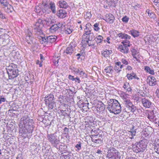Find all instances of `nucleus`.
I'll return each mask as SVG.
<instances>
[{"label":"nucleus","instance_id":"1","mask_svg":"<svg viewBox=\"0 0 159 159\" xmlns=\"http://www.w3.org/2000/svg\"><path fill=\"white\" fill-rule=\"evenodd\" d=\"M34 121L28 115H25L20 119L19 123V135L23 138H26L27 133H32L34 128Z\"/></svg>","mask_w":159,"mask_h":159},{"label":"nucleus","instance_id":"2","mask_svg":"<svg viewBox=\"0 0 159 159\" xmlns=\"http://www.w3.org/2000/svg\"><path fill=\"white\" fill-rule=\"evenodd\" d=\"M109 111L115 114H119L121 111V107L118 101L115 99H111L107 105Z\"/></svg>","mask_w":159,"mask_h":159},{"label":"nucleus","instance_id":"3","mask_svg":"<svg viewBox=\"0 0 159 159\" xmlns=\"http://www.w3.org/2000/svg\"><path fill=\"white\" fill-rule=\"evenodd\" d=\"M6 69L8 75L9 79H13L17 76L18 70L16 65L11 63L7 66Z\"/></svg>","mask_w":159,"mask_h":159},{"label":"nucleus","instance_id":"4","mask_svg":"<svg viewBox=\"0 0 159 159\" xmlns=\"http://www.w3.org/2000/svg\"><path fill=\"white\" fill-rule=\"evenodd\" d=\"M94 123L89 121L85 124V129L88 133H90L92 136H96L98 134V128H94Z\"/></svg>","mask_w":159,"mask_h":159},{"label":"nucleus","instance_id":"5","mask_svg":"<svg viewBox=\"0 0 159 159\" xmlns=\"http://www.w3.org/2000/svg\"><path fill=\"white\" fill-rule=\"evenodd\" d=\"M144 140H141L139 142L135 143L133 148V151L136 153L143 152L147 146L144 141Z\"/></svg>","mask_w":159,"mask_h":159},{"label":"nucleus","instance_id":"6","mask_svg":"<svg viewBox=\"0 0 159 159\" xmlns=\"http://www.w3.org/2000/svg\"><path fill=\"white\" fill-rule=\"evenodd\" d=\"M57 37L55 36H50L48 37L39 36V39L40 43L42 44H50L55 42Z\"/></svg>","mask_w":159,"mask_h":159},{"label":"nucleus","instance_id":"7","mask_svg":"<svg viewBox=\"0 0 159 159\" xmlns=\"http://www.w3.org/2000/svg\"><path fill=\"white\" fill-rule=\"evenodd\" d=\"M76 46L75 42V41L72 42L64 50V55L66 56H70L74 52Z\"/></svg>","mask_w":159,"mask_h":159},{"label":"nucleus","instance_id":"8","mask_svg":"<svg viewBox=\"0 0 159 159\" xmlns=\"http://www.w3.org/2000/svg\"><path fill=\"white\" fill-rule=\"evenodd\" d=\"M131 51L133 58L135 59L137 61L140 62L139 59H141L142 57L140 54L139 50L135 48H132Z\"/></svg>","mask_w":159,"mask_h":159},{"label":"nucleus","instance_id":"9","mask_svg":"<svg viewBox=\"0 0 159 159\" xmlns=\"http://www.w3.org/2000/svg\"><path fill=\"white\" fill-rule=\"evenodd\" d=\"M43 26V24L42 20L41 19H39L36 22L34 25V29L35 31L40 33L41 31V29Z\"/></svg>","mask_w":159,"mask_h":159},{"label":"nucleus","instance_id":"10","mask_svg":"<svg viewBox=\"0 0 159 159\" xmlns=\"http://www.w3.org/2000/svg\"><path fill=\"white\" fill-rule=\"evenodd\" d=\"M82 38L85 39V40H93L94 37L93 33L91 32V31H86L82 35Z\"/></svg>","mask_w":159,"mask_h":159},{"label":"nucleus","instance_id":"11","mask_svg":"<svg viewBox=\"0 0 159 159\" xmlns=\"http://www.w3.org/2000/svg\"><path fill=\"white\" fill-rule=\"evenodd\" d=\"M104 20L107 23L112 24L114 21L115 17L112 14L108 13L105 15V18Z\"/></svg>","mask_w":159,"mask_h":159},{"label":"nucleus","instance_id":"12","mask_svg":"<svg viewBox=\"0 0 159 159\" xmlns=\"http://www.w3.org/2000/svg\"><path fill=\"white\" fill-rule=\"evenodd\" d=\"M120 97L124 100V103L126 105L131 102L129 95L125 93L121 92L120 93Z\"/></svg>","mask_w":159,"mask_h":159},{"label":"nucleus","instance_id":"13","mask_svg":"<svg viewBox=\"0 0 159 159\" xmlns=\"http://www.w3.org/2000/svg\"><path fill=\"white\" fill-rule=\"evenodd\" d=\"M156 111L154 110L150 111L148 112L147 117L150 120L156 121L157 119L156 117Z\"/></svg>","mask_w":159,"mask_h":159},{"label":"nucleus","instance_id":"14","mask_svg":"<svg viewBox=\"0 0 159 159\" xmlns=\"http://www.w3.org/2000/svg\"><path fill=\"white\" fill-rule=\"evenodd\" d=\"M141 102L143 106L147 108L151 107L152 105V102L148 99L145 98H141Z\"/></svg>","mask_w":159,"mask_h":159},{"label":"nucleus","instance_id":"15","mask_svg":"<svg viewBox=\"0 0 159 159\" xmlns=\"http://www.w3.org/2000/svg\"><path fill=\"white\" fill-rule=\"evenodd\" d=\"M63 25L62 22H58L57 24L53 25L50 28V31L53 32L61 28Z\"/></svg>","mask_w":159,"mask_h":159},{"label":"nucleus","instance_id":"16","mask_svg":"<svg viewBox=\"0 0 159 159\" xmlns=\"http://www.w3.org/2000/svg\"><path fill=\"white\" fill-rule=\"evenodd\" d=\"M147 82L150 86H153L157 84V80L155 78L152 76H149L147 79Z\"/></svg>","mask_w":159,"mask_h":159},{"label":"nucleus","instance_id":"17","mask_svg":"<svg viewBox=\"0 0 159 159\" xmlns=\"http://www.w3.org/2000/svg\"><path fill=\"white\" fill-rule=\"evenodd\" d=\"M104 71L105 72L107 75L112 76L113 73L114 72V67L112 66H107L105 68Z\"/></svg>","mask_w":159,"mask_h":159},{"label":"nucleus","instance_id":"18","mask_svg":"<svg viewBox=\"0 0 159 159\" xmlns=\"http://www.w3.org/2000/svg\"><path fill=\"white\" fill-rule=\"evenodd\" d=\"M124 67V65L121 64V62L117 61L115 63L114 70L116 72H119L121 71V69Z\"/></svg>","mask_w":159,"mask_h":159},{"label":"nucleus","instance_id":"19","mask_svg":"<svg viewBox=\"0 0 159 159\" xmlns=\"http://www.w3.org/2000/svg\"><path fill=\"white\" fill-rule=\"evenodd\" d=\"M57 5L60 7L66 9L69 6L67 3L65 1L61 0L59 1L57 3Z\"/></svg>","mask_w":159,"mask_h":159},{"label":"nucleus","instance_id":"20","mask_svg":"<svg viewBox=\"0 0 159 159\" xmlns=\"http://www.w3.org/2000/svg\"><path fill=\"white\" fill-rule=\"evenodd\" d=\"M43 4H39L38 6H36L35 11L38 13V15H42L43 13Z\"/></svg>","mask_w":159,"mask_h":159},{"label":"nucleus","instance_id":"21","mask_svg":"<svg viewBox=\"0 0 159 159\" xmlns=\"http://www.w3.org/2000/svg\"><path fill=\"white\" fill-rule=\"evenodd\" d=\"M117 35L119 37L120 39H121L122 40L124 39H130L131 37L130 36L122 32L119 33L117 34Z\"/></svg>","mask_w":159,"mask_h":159},{"label":"nucleus","instance_id":"22","mask_svg":"<svg viewBox=\"0 0 159 159\" xmlns=\"http://www.w3.org/2000/svg\"><path fill=\"white\" fill-rule=\"evenodd\" d=\"M128 46L124 45H120L118 48L119 51L124 53H127L128 52L129 49Z\"/></svg>","mask_w":159,"mask_h":159},{"label":"nucleus","instance_id":"23","mask_svg":"<svg viewBox=\"0 0 159 159\" xmlns=\"http://www.w3.org/2000/svg\"><path fill=\"white\" fill-rule=\"evenodd\" d=\"M127 78L129 80H131L133 79L139 80V78L133 72L130 73H128L126 75Z\"/></svg>","mask_w":159,"mask_h":159},{"label":"nucleus","instance_id":"24","mask_svg":"<svg viewBox=\"0 0 159 159\" xmlns=\"http://www.w3.org/2000/svg\"><path fill=\"white\" fill-rule=\"evenodd\" d=\"M67 13L66 11L63 9L59 10L58 12V16L61 18H65L67 15Z\"/></svg>","mask_w":159,"mask_h":159},{"label":"nucleus","instance_id":"25","mask_svg":"<svg viewBox=\"0 0 159 159\" xmlns=\"http://www.w3.org/2000/svg\"><path fill=\"white\" fill-rule=\"evenodd\" d=\"M54 96L52 94H49L45 98V103H48L50 102L54 101Z\"/></svg>","mask_w":159,"mask_h":159},{"label":"nucleus","instance_id":"26","mask_svg":"<svg viewBox=\"0 0 159 159\" xmlns=\"http://www.w3.org/2000/svg\"><path fill=\"white\" fill-rule=\"evenodd\" d=\"M68 79L72 81H75V83L76 84H78L80 83L81 80L80 79L79 77L78 76L76 77L75 78L73 76L70 75H69L68 76Z\"/></svg>","mask_w":159,"mask_h":159},{"label":"nucleus","instance_id":"27","mask_svg":"<svg viewBox=\"0 0 159 159\" xmlns=\"http://www.w3.org/2000/svg\"><path fill=\"white\" fill-rule=\"evenodd\" d=\"M126 107L128 108L129 110L132 112H134L136 109V107L131 102L126 105Z\"/></svg>","mask_w":159,"mask_h":159},{"label":"nucleus","instance_id":"28","mask_svg":"<svg viewBox=\"0 0 159 159\" xmlns=\"http://www.w3.org/2000/svg\"><path fill=\"white\" fill-rule=\"evenodd\" d=\"M129 34H130L134 38L137 37L139 35L140 32L136 30L132 29L129 31Z\"/></svg>","mask_w":159,"mask_h":159},{"label":"nucleus","instance_id":"29","mask_svg":"<svg viewBox=\"0 0 159 159\" xmlns=\"http://www.w3.org/2000/svg\"><path fill=\"white\" fill-rule=\"evenodd\" d=\"M98 111L100 112L103 111L105 109V105L102 102L97 104L96 106Z\"/></svg>","mask_w":159,"mask_h":159},{"label":"nucleus","instance_id":"30","mask_svg":"<svg viewBox=\"0 0 159 159\" xmlns=\"http://www.w3.org/2000/svg\"><path fill=\"white\" fill-rule=\"evenodd\" d=\"M3 8L5 12L7 13L11 12L13 9L12 6L9 3Z\"/></svg>","mask_w":159,"mask_h":159},{"label":"nucleus","instance_id":"31","mask_svg":"<svg viewBox=\"0 0 159 159\" xmlns=\"http://www.w3.org/2000/svg\"><path fill=\"white\" fill-rule=\"evenodd\" d=\"M43 12L46 13H49L51 12L50 8L49 7L48 4H45L43 5Z\"/></svg>","mask_w":159,"mask_h":159},{"label":"nucleus","instance_id":"32","mask_svg":"<svg viewBox=\"0 0 159 159\" xmlns=\"http://www.w3.org/2000/svg\"><path fill=\"white\" fill-rule=\"evenodd\" d=\"M134 126H132V129H130V130L129 131L128 134L129 135V138L132 139L135 136L136 133V131L134 129Z\"/></svg>","mask_w":159,"mask_h":159},{"label":"nucleus","instance_id":"33","mask_svg":"<svg viewBox=\"0 0 159 159\" xmlns=\"http://www.w3.org/2000/svg\"><path fill=\"white\" fill-rule=\"evenodd\" d=\"M49 7L50 8V10H51L53 13H56L55 4L54 2H50L48 4Z\"/></svg>","mask_w":159,"mask_h":159},{"label":"nucleus","instance_id":"34","mask_svg":"<svg viewBox=\"0 0 159 159\" xmlns=\"http://www.w3.org/2000/svg\"><path fill=\"white\" fill-rule=\"evenodd\" d=\"M112 51L111 50H106L105 51H102V56L105 57H107L112 54Z\"/></svg>","mask_w":159,"mask_h":159},{"label":"nucleus","instance_id":"35","mask_svg":"<svg viewBox=\"0 0 159 159\" xmlns=\"http://www.w3.org/2000/svg\"><path fill=\"white\" fill-rule=\"evenodd\" d=\"M52 20L50 18H46L44 20H42L43 24L46 25L47 26H49L52 23Z\"/></svg>","mask_w":159,"mask_h":159},{"label":"nucleus","instance_id":"36","mask_svg":"<svg viewBox=\"0 0 159 159\" xmlns=\"http://www.w3.org/2000/svg\"><path fill=\"white\" fill-rule=\"evenodd\" d=\"M124 88L128 92H131L132 89L129 83L125 82L123 85Z\"/></svg>","mask_w":159,"mask_h":159},{"label":"nucleus","instance_id":"37","mask_svg":"<svg viewBox=\"0 0 159 159\" xmlns=\"http://www.w3.org/2000/svg\"><path fill=\"white\" fill-rule=\"evenodd\" d=\"M144 70L147 72L151 75H154L155 74L154 70L151 69L148 66H145L144 67Z\"/></svg>","mask_w":159,"mask_h":159},{"label":"nucleus","instance_id":"38","mask_svg":"<svg viewBox=\"0 0 159 159\" xmlns=\"http://www.w3.org/2000/svg\"><path fill=\"white\" fill-rule=\"evenodd\" d=\"M114 149L113 148H111L110 150H109L108 153L109 155H108L109 156V157L110 158H111V159H117L118 158V157H115L114 156L115 155H111V152H113V151H114Z\"/></svg>","mask_w":159,"mask_h":159},{"label":"nucleus","instance_id":"39","mask_svg":"<svg viewBox=\"0 0 159 159\" xmlns=\"http://www.w3.org/2000/svg\"><path fill=\"white\" fill-rule=\"evenodd\" d=\"M73 31L72 27H66L64 30V32L65 34H70Z\"/></svg>","mask_w":159,"mask_h":159},{"label":"nucleus","instance_id":"40","mask_svg":"<svg viewBox=\"0 0 159 159\" xmlns=\"http://www.w3.org/2000/svg\"><path fill=\"white\" fill-rule=\"evenodd\" d=\"M103 37L100 35L97 36L95 38V41L98 44L101 43L103 41Z\"/></svg>","mask_w":159,"mask_h":159},{"label":"nucleus","instance_id":"41","mask_svg":"<svg viewBox=\"0 0 159 159\" xmlns=\"http://www.w3.org/2000/svg\"><path fill=\"white\" fill-rule=\"evenodd\" d=\"M31 150L34 149L31 151V152L33 154H35L37 153L38 152L39 149L37 148L34 145H33L31 146Z\"/></svg>","mask_w":159,"mask_h":159},{"label":"nucleus","instance_id":"42","mask_svg":"<svg viewBox=\"0 0 159 159\" xmlns=\"http://www.w3.org/2000/svg\"><path fill=\"white\" fill-rule=\"evenodd\" d=\"M130 39H125L122 40L121 43L125 46L129 47L130 46V42L129 40Z\"/></svg>","mask_w":159,"mask_h":159},{"label":"nucleus","instance_id":"43","mask_svg":"<svg viewBox=\"0 0 159 159\" xmlns=\"http://www.w3.org/2000/svg\"><path fill=\"white\" fill-rule=\"evenodd\" d=\"M86 43V44H88L89 46H94V43L93 40H85Z\"/></svg>","mask_w":159,"mask_h":159},{"label":"nucleus","instance_id":"44","mask_svg":"<svg viewBox=\"0 0 159 159\" xmlns=\"http://www.w3.org/2000/svg\"><path fill=\"white\" fill-rule=\"evenodd\" d=\"M50 142L55 147H56L60 142L59 140H50Z\"/></svg>","mask_w":159,"mask_h":159},{"label":"nucleus","instance_id":"45","mask_svg":"<svg viewBox=\"0 0 159 159\" xmlns=\"http://www.w3.org/2000/svg\"><path fill=\"white\" fill-rule=\"evenodd\" d=\"M0 3L3 7L9 4L7 0H0Z\"/></svg>","mask_w":159,"mask_h":159},{"label":"nucleus","instance_id":"46","mask_svg":"<svg viewBox=\"0 0 159 159\" xmlns=\"http://www.w3.org/2000/svg\"><path fill=\"white\" fill-rule=\"evenodd\" d=\"M56 133L48 134V139H57V138L56 137Z\"/></svg>","mask_w":159,"mask_h":159},{"label":"nucleus","instance_id":"47","mask_svg":"<svg viewBox=\"0 0 159 159\" xmlns=\"http://www.w3.org/2000/svg\"><path fill=\"white\" fill-rule=\"evenodd\" d=\"M30 38V35H29L26 36V42L29 44H31L32 43L31 39Z\"/></svg>","mask_w":159,"mask_h":159},{"label":"nucleus","instance_id":"48","mask_svg":"<svg viewBox=\"0 0 159 159\" xmlns=\"http://www.w3.org/2000/svg\"><path fill=\"white\" fill-rule=\"evenodd\" d=\"M99 24L97 23H95L94 25V30L95 31H98L100 30V28L99 27Z\"/></svg>","mask_w":159,"mask_h":159},{"label":"nucleus","instance_id":"49","mask_svg":"<svg viewBox=\"0 0 159 159\" xmlns=\"http://www.w3.org/2000/svg\"><path fill=\"white\" fill-rule=\"evenodd\" d=\"M46 105H48L49 108L52 109L54 107L55 105V102L54 101H53L52 102H50L48 103H46Z\"/></svg>","mask_w":159,"mask_h":159},{"label":"nucleus","instance_id":"50","mask_svg":"<svg viewBox=\"0 0 159 159\" xmlns=\"http://www.w3.org/2000/svg\"><path fill=\"white\" fill-rule=\"evenodd\" d=\"M121 63H122L124 66L128 64V61L125 59V58H121L120 59V61Z\"/></svg>","mask_w":159,"mask_h":159},{"label":"nucleus","instance_id":"51","mask_svg":"<svg viewBox=\"0 0 159 159\" xmlns=\"http://www.w3.org/2000/svg\"><path fill=\"white\" fill-rule=\"evenodd\" d=\"M129 18L127 16H125L122 18V20L123 22L125 23H127L129 20Z\"/></svg>","mask_w":159,"mask_h":159},{"label":"nucleus","instance_id":"52","mask_svg":"<svg viewBox=\"0 0 159 159\" xmlns=\"http://www.w3.org/2000/svg\"><path fill=\"white\" fill-rule=\"evenodd\" d=\"M155 5L159 7V0H152Z\"/></svg>","mask_w":159,"mask_h":159},{"label":"nucleus","instance_id":"53","mask_svg":"<svg viewBox=\"0 0 159 159\" xmlns=\"http://www.w3.org/2000/svg\"><path fill=\"white\" fill-rule=\"evenodd\" d=\"M0 18L2 19L6 18L5 15L3 14L1 11L0 10Z\"/></svg>","mask_w":159,"mask_h":159},{"label":"nucleus","instance_id":"54","mask_svg":"<svg viewBox=\"0 0 159 159\" xmlns=\"http://www.w3.org/2000/svg\"><path fill=\"white\" fill-rule=\"evenodd\" d=\"M148 16L151 18L155 16V14L153 13L151 11H148Z\"/></svg>","mask_w":159,"mask_h":159},{"label":"nucleus","instance_id":"55","mask_svg":"<svg viewBox=\"0 0 159 159\" xmlns=\"http://www.w3.org/2000/svg\"><path fill=\"white\" fill-rule=\"evenodd\" d=\"M94 143L97 144H100L102 143L101 140H92Z\"/></svg>","mask_w":159,"mask_h":159},{"label":"nucleus","instance_id":"56","mask_svg":"<svg viewBox=\"0 0 159 159\" xmlns=\"http://www.w3.org/2000/svg\"><path fill=\"white\" fill-rule=\"evenodd\" d=\"M73 70L76 74H77L80 72V71L79 68H74Z\"/></svg>","mask_w":159,"mask_h":159},{"label":"nucleus","instance_id":"57","mask_svg":"<svg viewBox=\"0 0 159 159\" xmlns=\"http://www.w3.org/2000/svg\"><path fill=\"white\" fill-rule=\"evenodd\" d=\"M148 135L147 133L143 132L142 134V138H143V139H146L144 138L147 137Z\"/></svg>","mask_w":159,"mask_h":159},{"label":"nucleus","instance_id":"58","mask_svg":"<svg viewBox=\"0 0 159 159\" xmlns=\"http://www.w3.org/2000/svg\"><path fill=\"white\" fill-rule=\"evenodd\" d=\"M81 143L80 142H79L75 146L79 150H80L81 148Z\"/></svg>","mask_w":159,"mask_h":159},{"label":"nucleus","instance_id":"59","mask_svg":"<svg viewBox=\"0 0 159 159\" xmlns=\"http://www.w3.org/2000/svg\"><path fill=\"white\" fill-rule=\"evenodd\" d=\"M91 14L90 12H87V13L86 14V15L85 16V17H86L85 18H86V19H87L88 18H89L91 17Z\"/></svg>","mask_w":159,"mask_h":159},{"label":"nucleus","instance_id":"60","mask_svg":"<svg viewBox=\"0 0 159 159\" xmlns=\"http://www.w3.org/2000/svg\"><path fill=\"white\" fill-rule=\"evenodd\" d=\"M58 57L54 59L53 60V62L54 64H55V65L58 63L59 60V59H58Z\"/></svg>","mask_w":159,"mask_h":159},{"label":"nucleus","instance_id":"61","mask_svg":"<svg viewBox=\"0 0 159 159\" xmlns=\"http://www.w3.org/2000/svg\"><path fill=\"white\" fill-rule=\"evenodd\" d=\"M141 98L139 96H137L135 97L134 100H136V101H139L141 100Z\"/></svg>","mask_w":159,"mask_h":159},{"label":"nucleus","instance_id":"62","mask_svg":"<svg viewBox=\"0 0 159 159\" xmlns=\"http://www.w3.org/2000/svg\"><path fill=\"white\" fill-rule=\"evenodd\" d=\"M110 38L109 37H107V39L106 40H104V42H107L108 43H110L111 42L110 41Z\"/></svg>","mask_w":159,"mask_h":159},{"label":"nucleus","instance_id":"63","mask_svg":"<svg viewBox=\"0 0 159 159\" xmlns=\"http://www.w3.org/2000/svg\"><path fill=\"white\" fill-rule=\"evenodd\" d=\"M6 99L4 98H0V104H1L2 102H4L6 101Z\"/></svg>","mask_w":159,"mask_h":159},{"label":"nucleus","instance_id":"64","mask_svg":"<svg viewBox=\"0 0 159 159\" xmlns=\"http://www.w3.org/2000/svg\"><path fill=\"white\" fill-rule=\"evenodd\" d=\"M61 157L62 158H64L65 159H68L69 156L68 155H63Z\"/></svg>","mask_w":159,"mask_h":159}]
</instances>
